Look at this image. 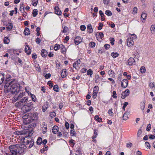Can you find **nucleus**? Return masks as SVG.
Wrapping results in <instances>:
<instances>
[{"instance_id":"51","label":"nucleus","mask_w":155,"mask_h":155,"mask_svg":"<svg viewBox=\"0 0 155 155\" xmlns=\"http://www.w3.org/2000/svg\"><path fill=\"white\" fill-rule=\"evenodd\" d=\"M128 105V103L127 102H125L124 104V106L123 107V109L124 110H125V108Z\"/></svg>"},{"instance_id":"21","label":"nucleus","mask_w":155,"mask_h":155,"mask_svg":"<svg viewBox=\"0 0 155 155\" xmlns=\"http://www.w3.org/2000/svg\"><path fill=\"white\" fill-rule=\"evenodd\" d=\"M41 54L42 57H45L47 55L48 52L45 50L42 49Z\"/></svg>"},{"instance_id":"24","label":"nucleus","mask_w":155,"mask_h":155,"mask_svg":"<svg viewBox=\"0 0 155 155\" xmlns=\"http://www.w3.org/2000/svg\"><path fill=\"white\" fill-rule=\"evenodd\" d=\"M140 107L141 110H143L145 107V101L141 102L140 103Z\"/></svg>"},{"instance_id":"63","label":"nucleus","mask_w":155,"mask_h":155,"mask_svg":"<svg viewBox=\"0 0 155 155\" xmlns=\"http://www.w3.org/2000/svg\"><path fill=\"white\" fill-rule=\"evenodd\" d=\"M132 146V144L131 143H127L126 144V147H131Z\"/></svg>"},{"instance_id":"32","label":"nucleus","mask_w":155,"mask_h":155,"mask_svg":"<svg viewBox=\"0 0 155 155\" xmlns=\"http://www.w3.org/2000/svg\"><path fill=\"white\" fill-rule=\"evenodd\" d=\"M108 74H109V76L110 77H114L115 76L114 74V73L112 70H110L108 71Z\"/></svg>"},{"instance_id":"6","label":"nucleus","mask_w":155,"mask_h":155,"mask_svg":"<svg viewBox=\"0 0 155 155\" xmlns=\"http://www.w3.org/2000/svg\"><path fill=\"white\" fill-rule=\"evenodd\" d=\"M25 95V92L20 93L19 94L15 95L13 98V100H15V101H17L18 100L21 99L22 97Z\"/></svg>"},{"instance_id":"25","label":"nucleus","mask_w":155,"mask_h":155,"mask_svg":"<svg viewBox=\"0 0 155 155\" xmlns=\"http://www.w3.org/2000/svg\"><path fill=\"white\" fill-rule=\"evenodd\" d=\"M94 119L99 122H101L102 121V119L98 115H96L94 117Z\"/></svg>"},{"instance_id":"15","label":"nucleus","mask_w":155,"mask_h":155,"mask_svg":"<svg viewBox=\"0 0 155 155\" xmlns=\"http://www.w3.org/2000/svg\"><path fill=\"white\" fill-rule=\"evenodd\" d=\"M81 63V61L80 60H78L75 61L73 64V66L74 68L77 69V68H78L79 65Z\"/></svg>"},{"instance_id":"34","label":"nucleus","mask_w":155,"mask_h":155,"mask_svg":"<svg viewBox=\"0 0 155 155\" xmlns=\"http://www.w3.org/2000/svg\"><path fill=\"white\" fill-rule=\"evenodd\" d=\"M14 134L18 135H23V133L21 131H17L14 132Z\"/></svg>"},{"instance_id":"16","label":"nucleus","mask_w":155,"mask_h":155,"mask_svg":"<svg viewBox=\"0 0 155 155\" xmlns=\"http://www.w3.org/2000/svg\"><path fill=\"white\" fill-rule=\"evenodd\" d=\"M87 32L90 34L92 33L93 31V29L91 25L88 24L87 25Z\"/></svg>"},{"instance_id":"33","label":"nucleus","mask_w":155,"mask_h":155,"mask_svg":"<svg viewBox=\"0 0 155 155\" xmlns=\"http://www.w3.org/2000/svg\"><path fill=\"white\" fill-rule=\"evenodd\" d=\"M38 10L37 9H34L33 10L32 12V15L33 17H35L38 14Z\"/></svg>"},{"instance_id":"28","label":"nucleus","mask_w":155,"mask_h":155,"mask_svg":"<svg viewBox=\"0 0 155 155\" xmlns=\"http://www.w3.org/2000/svg\"><path fill=\"white\" fill-rule=\"evenodd\" d=\"M4 80V76L3 74L0 73V84Z\"/></svg>"},{"instance_id":"22","label":"nucleus","mask_w":155,"mask_h":155,"mask_svg":"<svg viewBox=\"0 0 155 155\" xmlns=\"http://www.w3.org/2000/svg\"><path fill=\"white\" fill-rule=\"evenodd\" d=\"M24 34L25 35H28L30 34V31L28 28H26L24 32Z\"/></svg>"},{"instance_id":"19","label":"nucleus","mask_w":155,"mask_h":155,"mask_svg":"<svg viewBox=\"0 0 155 155\" xmlns=\"http://www.w3.org/2000/svg\"><path fill=\"white\" fill-rule=\"evenodd\" d=\"M104 36V35L102 32H98L96 34V37L97 38H100L101 39H102Z\"/></svg>"},{"instance_id":"37","label":"nucleus","mask_w":155,"mask_h":155,"mask_svg":"<svg viewBox=\"0 0 155 155\" xmlns=\"http://www.w3.org/2000/svg\"><path fill=\"white\" fill-rule=\"evenodd\" d=\"M42 142V139L41 137H39L38 138L37 141V143L38 145H40L41 144Z\"/></svg>"},{"instance_id":"14","label":"nucleus","mask_w":155,"mask_h":155,"mask_svg":"<svg viewBox=\"0 0 155 155\" xmlns=\"http://www.w3.org/2000/svg\"><path fill=\"white\" fill-rule=\"evenodd\" d=\"M25 53L28 54H29L31 52V50L28 45H26L25 49Z\"/></svg>"},{"instance_id":"5","label":"nucleus","mask_w":155,"mask_h":155,"mask_svg":"<svg viewBox=\"0 0 155 155\" xmlns=\"http://www.w3.org/2000/svg\"><path fill=\"white\" fill-rule=\"evenodd\" d=\"M32 107L31 102H29L24 105L22 108V109L24 113H26L30 111Z\"/></svg>"},{"instance_id":"23","label":"nucleus","mask_w":155,"mask_h":155,"mask_svg":"<svg viewBox=\"0 0 155 155\" xmlns=\"http://www.w3.org/2000/svg\"><path fill=\"white\" fill-rule=\"evenodd\" d=\"M6 28L8 30H11L13 28V25L11 23H8L7 25Z\"/></svg>"},{"instance_id":"59","label":"nucleus","mask_w":155,"mask_h":155,"mask_svg":"<svg viewBox=\"0 0 155 155\" xmlns=\"http://www.w3.org/2000/svg\"><path fill=\"white\" fill-rule=\"evenodd\" d=\"M48 84L51 87H52L53 85V84L52 83L51 81H49L48 82Z\"/></svg>"},{"instance_id":"35","label":"nucleus","mask_w":155,"mask_h":155,"mask_svg":"<svg viewBox=\"0 0 155 155\" xmlns=\"http://www.w3.org/2000/svg\"><path fill=\"white\" fill-rule=\"evenodd\" d=\"M38 0H32V4L34 6L37 5L38 3Z\"/></svg>"},{"instance_id":"42","label":"nucleus","mask_w":155,"mask_h":155,"mask_svg":"<svg viewBox=\"0 0 155 155\" xmlns=\"http://www.w3.org/2000/svg\"><path fill=\"white\" fill-rule=\"evenodd\" d=\"M4 41L5 44H8L9 42V40L7 37H5L4 38Z\"/></svg>"},{"instance_id":"27","label":"nucleus","mask_w":155,"mask_h":155,"mask_svg":"<svg viewBox=\"0 0 155 155\" xmlns=\"http://www.w3.org/2000/svg\"><path fill=\"white\" fill-rule=\"evenodd\" d=\"M13 81H9V82H7L5 85V88H7L9 87L10 85H12V84Z\"/></svg>"},{"instance_id":"30","label":"nucleus","mask_w":155,"mask_h":155,"mask_svg":"<svg viewBox=\"0 0 155 155\" xmlns=\"http://www.w3.org/2000/svg\"><path fill=\"white\" fill-rule=\"evenodd\" d=\"M151 32L152 34H154L155 33V25H152L150 27Z\"/></svg>"},{"instance_id":"3","label":"nucleus","mask_w":155,"mask_h":155,"mask_svg":"<svg viewBox=\"0 0 155 155\" xmlns=\"http://www.w3.org/2000/svg\"><path fill=\"white\" fill-rule=\"evenodd\" d=\"M24 145H26V147H31L34 145V141L30 137H26L24 140Z\"/></svg>"},{"instance_id":"54","label":"nucleus","mask_w":155,"mask_h":155,"mask_svg":"<svg viewBox=\"0 0 155 155\" xmlns=\"http://www.w3.org/2000/svg\"><path fill=\"white\" fill-rule=\"evenodd\" d=\"M51 74L50 73L47 74L45 76V78L46 79L49 78L51 77Z\"/></svg>"},{"instance_id":"62","label":"nucleus","mask_w":155,"mask_h":155,"mask_svg":"<svg viewBox=\"0 0 155 155\" xmlns=\"http://www.w3.org/2000/svg\"><path fill=\"white\" fill-rule=\"evenodd\" d=\"M149 137L150 139H154L155 138V136L152 134L150 135H149Z\"/></svg>"},{"instance_id":"38","label":"nucleus","mask_w":155,"mask_h":155,"mask_svg":"<svg viewBox=\"0 0 155 155\" xmlns=\"http://www.w3.org/2000/svg\"><path fill=\"white\" fill-rule=\"evenodd\" d=\"M93 74V71L91 69H89L87 71V75H90L91 77Z\"/></svg>"},{"instance_id":"26","label":"nucleus","mask_w":155,"mask_h":155,"mask_svg":"<svg viewBox=\"0 0 155 155\" xmlns=\"http://www.w3.org/2000/svg\"><path fill=\"white\" fill-rule=\"evenodd\" d=\"M150 87L151 89H153V90L155 89V85L154 82H152L149 84Z\"/></svg>"},{"instance_id":"64","label":"nucleus","mask_w":155,"mask_h":155,"mask_svg":"<svg viewBox=\"0 0 155 155\" xmlns=\"http://www.w3.org/2000/svg\"><path fill=\"white\" fill-rule=\"evenodd\" d=\"M108 113L110 116H112L113 114V113L112 111V109H109L108 111Z\"/></svg>"},{"instance_id":"9","label":"nucleus","mask_w":155,"mask_h":155,"mask_svg":"<svg viewBox=\"0 0 155 155\" xmlns=\"http://www.w3.org/2000/svg\"><path fill=\"white\" fill-rule=\"evenodd\" d=\"M128 81L126 79H124L122 80L121 84V87H122L125 88L128 85Z\"/></svg>"},{"instance_id":"46","label":"nucleus","mask_w":155,"mask_h":155,"mask_svg":"<svg viewBox=\"0 0 155 155\" xmlns=\"http://www.w3.org/2000/svg\"><path fill=\"white\" fill-rule=\"evenodd\" d=\"M145 146L147 147L148 149H150V145L149 143L148 142H146L145 143Z\"/></svg>"},{"instance_id":"48","label":"nucleus","mask_w":155,"mask_h":155,"mask_svg":"<svg viewBox=\"0 0 155 155\" xmlns=\"http://www.w3.org/2000/svg\"><path fill=\"white\" fill-rule=\"evenodd\" d=\"M30 89L29 87H25V90L26 92L28 94V95H30V93H31L29 91Z\"/></svg>"},{"instance_id":"52","label":"nucleus","mask_w":155,"mask_h":155,"mask_svg":"<svg viewBox=\"0 0 155 155\" xmlns=\"http://www.w3.org/2000/svg\"><path fill=\"white\" fill-rule=\"evenodd\" d=\"M54 9L55 10V14L58 15V6H56L54 7Z\"/></svg>"},{"instance_id":"39","label":"nucleus","mask_w":155,"mask_h":155,"mask_svg":"<svg viewBox=\"0 0 155 155\" xmlns=\"http://www.w3.org/2000/svg\"><path fill=\"white\" fill-rule=\"evenodd\" d=\"M128 114L127 113H125L123 116V119L124 120H126L128 118Z\"/></svg>"},{"instance_id":"60","label":"nucleus","mask_w":155,"mask_h":155,"mask_svg":"<svg viewBox=\"0 0 155 155\" xmlns=\"http://www.w3.org/2000/svg\"><path fill=\"white\" fill-rule=\"evenodd\" d=\"M104 47L105 49H107L110 48V45L109 44H105L104 45Z\"/></svg>"},{"instance_id":"31","label":"nucleus","mask_w":155,"mask_h":155,"mask_svg":"<svg viewBox=\"0 0 155 155\" xmlns=\"http://www.w3.org/2000/svg\"><path fill=\"white\" fill-rule=\"evenodd\" d=\"M20 10L22 12H23L24 11L25 6L22 3L20 5Z\"/></svg>"},{"instance_id":"56","label":"nucleus","mask_w":155,"mask_h":155,"mask_svg":"<svg viewBox=\"0 0 155 155\" xmlns=\"http://www.w3.org/2000/svg\"><path fill=\"white\" fill-rule=\"evenodd\" d=\"M134 58H137L139 57V54L137 51L134 54Z\"/></svg>"},{"instance_id":"53","label":"nucleus","mask_w":155,"mask_h":155,"mask_svg":"<svg viewBox=\"0 0 155 155\" xmlns=\"http://www.w3.org/2000/svg\"><path fill=\"white\" fill-rule=\"evenodd\" d=\"M151 128V124H148L147 126V127L146 130L147 131H150V130Z\"/></svg>"},{"instance_id":"4","label":"nucleus","mask_w":155,"mask_h":155,"mask_svg":"<svg viewBox=\"0 0 155 155\" xmlns=\"http://www.w3.org/2000/svg\"><path fill=\"white\" fill-rule=\"evenodd\" d=\"M28 101V98L27 97H24L21 99L18 102H16L15 104V106L16 107H19L23 105L24 104H25Z\"/></svg>"},{"instance_id":"20","label":"nucleus","mask_w":155,"mask_h":155,"mask_svg":"<svg viewBox=\"0 0 155 155\" xmlns=\"http://www.w3.org/2000/svg\"><path fill=\"white\" fill-rule=\"evenodd\" d=\"M61 75L62 78H65L67 76V71L66 69H63L61 72Z\"/></svg>"},{"instance_id":"11","label":"nucleus","mask_w":155,"mask_h":155,"mask_svg":"<svg viewBox=\"0 0 155 155\" xmlns=\"http://www.w3.org/2000/svg\"><path fill=\"white\" fill-rule=\"evenodd\" d=\"M135 62V61L134 59L132 57H130L128 61V64L130 66L134 65Z\"/></svg>"},{"instance_id":"55","label":"nucleus","mask_w":155,"mask_h":155,"mask_svg":"<svg viewBox=\"0 0 155 155\" xmlns=\"http://www.w3.org/2000/svg\"><path fill=\"white\" fill-rule=\"evenodd\" d=\"M137 11V8L136 7H135L133 9V12L134 14H136Z\"/></svg>"},{"instance_id":"12","label":"nucleus","mask_w":155,"mask_h":155,"mask_svg":"<svg viewBox=\"0 0 155 155\" xmlns=\"http://www.w3.org/2000/svg\"><path fill=\"white\" fill-rule=\"evenodd\" d=\"M59 49H60L61 51L62 54H65L66 53V48L62 45H59Z\"/></svg>"},{"instance_id":"40","label":"nucleus","mask_w":155,"mask_h":155,"mask_svg":"<svg viewBox=\"0 0 155 155\" xmlns=\"http://www.w3.org/2000/svg\"><path fill=\"white\" fill-rule=\"evenodd\" d=\"M105 13L108 16H110L112 15V12L109 10H107L105 11Z\"/></svg>"},{"instance_id":"44","label":"nucleus","mask_w":155,"mask_h":155,"mask_svg":"<svg viewBox=\"0 0 155 155\" xmlns=\"http://www.w3.org/2000/svg\"><path fill=\"white\" fill-rule=\"evenodd\" d=\"M70 134L72 136H74L75 135V132L74 129H71L70 130Z\"/></svg>"},{"instance_id":"41","label":"nucleus","mask_w":155,"mask_h":155,"mask_svg":"<svg viewBox=\"0 0 155 155\" xmlns=\"http://www.w3.org/2000/svg\"><path fill=\"white\" fill-rule=\"evenodd\" d=\"M140 71L142 73H145L146 71V69L144 67L142 66L140 69Z\"/></svg>"},{"instance_id":"61","label":"nucleus","mask_w":155,"mask_h":155,"mask_svg":"<svg viewBox=\"0 0 155 155\" xmlns=\"http://www.w3.org/2000/svg\"><path fill=\"white\" fill-rule=\"evenodd\" d=\"M142 133V131L140 129L138 130L137 136L138 137H139Z\"/></svg>"},{"instance_id":"29","label":"nucleus","mask_w":155,"mask_h":155,"mask_svg":"<svg viewBox=\"0 0 155 155\" xmlns=\"http://www.w3.org/2000/svg\"><path fill=\"white\" fill-rule=\"evenodd\" d=\"M30 122V120L28 118L25 119L23 121V123L25 125L28 124Z\"/></svg>"},{"instance_id":"58","label":"nucleus","mask_w":155,"mask_h":155,"mask_svg":"<svg viewBox=\"0 0 155 155\" xmlns=\"http://www.w3.org/2000/svg\"><path fill=\"white\" fill-rule=\"evenodd\" d=\"M50 115L51 117H53L55 116L56 114L54 112H52L50 114Z\"/></svg>"},{"instance_id":"36","label":"nucleus","mask_w":155,"mask_h":155,"mask_svg":"<svg viewBox=\"0 0 155 155\" xmlns=\"http://www.w3.org/2000/svg\"><path fill=\"white\" fill-rule=\"evenodd\" d=\"M118 55L119 54L117 52H113L111 54V55L114 58H115L117 57H118Z\"/></svg>"},{"instance_id":"17","label":"nucleus","mask_w":155,"mask_h":155,"mask_svg":"<svg viewBox=\"0 0 155 155\" xmlns=\"http://www.w3.org/2000/svg\"><path fill=\"white\" fill-rule=\"evenodd\" d=\"M147 17V14L146 13H143L141 15V19L142 22H145Z\"/></svg>"},{"instance_id":"7","label":"nucleus","mask_w":155,"mask_h":155,"mask_svg":"<svg viewBox=\"0 0 155 155\" xmlns=\"http://www.w3.org/2000/svg\"><path fill=\"white\" fill-rule=\"evenodd\" d=\"M98 90L99 87L97 86H95L94 88L93 94V97L94 98H95L97 97Z\"/></svg>"},{"instance_id":"47","label":"nucleus","mask_w":155,"mask_h":155,"mask_svg":"<svg viewBox=\"0 0 155 155\" xmlns=\"http://www.w3.org/2000/svg\"><path fill=\"white\" fill-rule=\"evenodd\" d=\"M89 45L91 48H93L95 46V43L94 42H91L89 44Z\"/></svg>"},{"instance_id":"57","label":"nucleus","mask_w":155,"mask_h":155,"mask_svg":"<svg viewBox=\"0 0 155 155\" xmlns=\"http://www.w3.org/2000/svg\"><path fill=\"white\" fill-rule=\"evenodd\" d=\"M68 28L66 26H64L63 28V32L64 33L67 32L68 30Z\"/></svg>"},{"instance_id":"13","label":"nucleus","mask_w":155,"mask_h":155,"mask_svg":"<svg viewBox=\"0 0 155 155\" xmlns=\"http://www.w3.org/2000/svg\"><path fill=\"white\" fill-rule=\"evenodd\" d=\"M81 41V39L80 36L76 37L74 39L75 43L76 45H78Z\"/></svg>"},{"instance_id":"50","label":"nucleus","mask_w":155,"mask_h":155,"mask_svg":"<svg viewBox=\"0 0 155 155\" xmlns=\"http://www.w3.org/2000/svg\"><path fill=\"white\" fill-rule=\"evenodd\" d=\"M86 28V26L84 25H81L80 26V29L82 31H84L85 30Z\"/></svg>"},{"instance_id":"10","label":"nucleus","mask_w":155,"mask_h":155,"mask_svg":"<svg viewBox=\"0 0 155 155\" xmlns=\"http://www.w3.org/2000/svg\"><path fill=\"white\" fill-rule=\"evenodd\" d=\"M134 42L131 38H128L127 39V44L128 46L131 47L134 44Z\"/></svg>"},{"instance_id":"8","label":"nucleus","mask_w":155,"mask_h":155,"mask_svg":"<svg viewBox=\"0 0 155 155\" xmlns=\"http://www.w3.org/2000/svg\"><path fill=\"white\" fill-rule=\"evenodd\" d=\"M130 94V91L129 89H126L123 92L121 93V97L124 99L127 96H128Z\"/></svg>"},{"instance_id":"1","label":"nucleus","mask_w":155,"mask_h":155,"mask_svg":"<svg viewBox=\"0 0 155 155\" xmlns=\"http://www.w3.org/2000/svg\"><path fill=\"white\" fill-rule=\"evenodd\" d=\"M18 145H12L9 147V150L12 155H21L20 147Z\"/></svg>"},{"instance_id":"2","label":"nucleus","mask_w":155,"mask_h":155,"mask_svg":"<svg viewBox=\"0 0 155 155\" xmlns=\"http://www.w3.org/2000/svg\"><path fill=\"white\" fill-rule=\"evenodd\" d=\"M13 83L10 87V90L12 93H15L16 92L19 91V84L15 83L16 81L15 80H13Z\"/></svg>"},{"instance_id":"18","label":"nucleus","mask_w":155,"mask_h":155,"mask_svg":"<svg viewBox=\"0 0 155 155\" xmlns=\"http://www.w3.org/2000/svg\"><path fill=\"white\" fill-rule=\"evenodd\" d=\"M52 131L54 134H58V127L57 126H54L52 128Z\"/></svg>"},{"instance_id":"45","label":"nucleus","mask_w":155,"mask_h":155,"mask_svg":"<svg viewBox=\"0 0 155 155\" xmlns=\"http://www.w3.org/2000/svg\"><path fill=\"white\" fill-rule=\"evenodd\" d=\"M53 90L56 92H58V86L57 85H55L54 86Z\"/></svg>"},{"instance_id":"49","label":"nucleus","mask_w":155,"mask_h":155,"mask_svg":"<svg viewBox=\"0 0 155 155\" xmlns=\"http://www.w3.org/2000/svg\"><path fill=\"white\" fill-rule=\"evenodd\" d=\"M112 96L114 98H117V94L115 91H114L113 92Z\"/></svg>"},{"instance_id":"43","label":"nucleus","mask_w":155,"mask_h":155,"mask_svg":"<svg viewBox=\"0 0 155 155\" xmlns=\"http://www.w3.org/2000/svg\"><path fill=\"white\" fill-rule=\"evenodd\" d=\"M98 25V29L99 30H101L102 28L103 25L101 23H99Z\"/></svg>"}]
</instances>
